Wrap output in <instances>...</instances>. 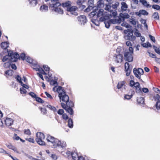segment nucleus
Masks as SVG:
<instances>
[{
  "mask_svg": "<svg viewBox=\"0 0 160 160\" xmlns=\"http://www.w3.org/2000/svg\"><path fill=\"white\" fill-rule=\"evenodd\" d=\"M119 17L122 18L123 21H124L125 19L129 18L130 17V16L129 14L126 13H124L123 14L120 13L119 14Z\"/></svg>",
  "mask_w": 160,
  "mask_h": 160,
  "instance_id": "f8f14e48",
  "label": "nucleus"
},
{
  "mask_svg": "<svg viewBox=\"0 0 160 160\" xmlns=\"http://www.w3.org/2000/svg\"><path fill=\"white\" fill-rule=\"evenodd\" d=\"M12 62H11V61L9 60V61L8 62L4 63L3 64L4 67L6 68H9L10 67L11 63H12Z\"/></svg>",
  "mask_w": 160,
  "mask_h": 160,
  "instance_id": "cd10ccee",
  "label": "nucleus"
},
{
  "mask_svg": "<svg viewBox=\"0 0 160 160\" xmlns=\"http://www.w3.org/2000/svg\"><path fill=\"white\" fill-rule=\"evenodd\" d=\"M57 83L58 82L57 81L54 80H51V81L50 82V84L53 85H54Z\"/></svg>",
  "mask_w": 160,
  "mask_h": 160,
  "instance_id": "0e129e2a",
  "label": "nucleus"
},
{
  "mask_svg": "<svg viewBox=\"0 0 160 160\" xmlns=\"http://www.w3.org/2000/svg\"><path fill=\"white\" fill-rule=\"evenodd\" d=\"M40 10L42 12H46L48 10V7L45 4H43L40 7Z\"/></svg>",
  "mask_w": 160,
  "mask_h": 160,
  "instance_id": "a211bd4d",
  "label": "nucleus"
},
{
  "mask_svg": "<svg viewBox=\"0 0 160 160\" xmlns=\"http://www.w3.org/2000/svg\"><path fill=\"white\" fill-rule=\"evenodd\" d=\"M135 88L136 92L139 93L140 94H141V93H142V91L140 87L139 88Z\"/></svg>",
  "mask_w": 160,
  "mask_h": 160,
  "instance_id": "a18cd8bd",
  "label": "nucleus"
},
{
  "mask_svg": "<svg viewBox=\"0 0 160 160\" xmlns=\"http://www.w3.org/2000/svg\"><path fill=\"white\" fill-rule=\"evenodd\" d=\"M135 31L134 32V34L135 35L138 37H139L141 36V34L138 32V30L137 29L135 28Z\"/></svg>",
  "mask_w": 160,
  "mask_h": 160,
  "instance_id": "58836bf2",
  "label": "nucleus"
},
{
  "mask_svg": "<svg viewBox=\"0 0 160 160\" xmlns=\"http://www.w3.org/2000/svg\"><path fill=\"white\" fill-rule=\"evenodd\" d=\"M111 7V6L110 4H106V7L105 8V9L106 10L112 12V10H110V8Z\"/></svg>",
  "mask_w": 160,
  "mask_h": 160,
  "instance_id": "2f4dec72",
  "label": "nucleus"
},
{
  "mask_svg": "<svg viewBox=\"0 0 160 160\" xmlns=\"http://www.w3.org/2000/svg\"><path fill=\"white\" fill-rule=\"evenodd\" d=\"M68 126L70 128H72L73 127V122L71 118H69L68 120Z\"/></svg>",
  "mask_w": 160,
  "mask_h": 160,
  "instance_id": "a878e982",
  "label": "nucleus"
},
{
  "mask_svg": "<svg viewBox=\"0 0 160 160\" xmlns=\"http://www.w3.org/2000/svg\"><path fill=\"white\" fill-rule=\"evenodd\" d=\"M43 68L46 71H49L50 69V68L47 65H43Z\"/></svg>",
  "mask_w": 160,
  "mask_h": 160,
  "instance_id": "4d7b16f0",
  "label": "nucleus"
},
{
  "mask_svg": "<svg viewBox=\"0 0 160 160\" xmlns=\"http://www.w3.org/2000/svg\"><path fill=\"white\" fill-rule=\"evenodd\" d=\"M155 106L157 109L158 110L160 109V101H157L156 103Z\"/></svg>",
  "mask_w": 160,
  "mask_h": 160,
  "instance_id": "5fc2aeb1",
  "label": "nucleus"
},
{
  "mask_svg": "<svg viewBox=\"0 0 160 160\" xmlns=\"http://www.w3.org/2000/svg\"><path fill=\"white\" fill-rule=\"evenodd\" d=\"M12 58L13 59L11 60V62H16L18 59H20V56L17 52L13 53Z\"/></svg>",
  "mask_w": 160,
  "mask_h": 160,
  "instance_id": "9b49d317",
  "label": "nucleus"
},
{
  "mask_svg": "<svg viewBox=\"0 0 160 160\" xmlns=\"http://www.w3.org/2000/svg\"><path fill=\"white\" fill-rule=\"evenodd\" d=\"M122 5L121 9L122 11H125L126 9L128 8V6L126 2H123L121 3Z\"/></svg>",
  "mask_w": 160,
  "mask_h": 160,
  "instance_id": "b1692460",
  "label": "nucleus"
},
{
  "mask_svg": "<svg viewBox=\"0 0 160 160\" xmlns=\"http://www.w3.org/2000/svg\"><path fill=\"white\" fill-rule=\"evenodd\" d=\"M47 107L49 108L50 110L55 112L57 111V109L55 107L52 106L50 105H48L46 106Z\"/></svg>",
  "mask_w": 160,
  "mask_h": 160,
  "instance_id": "c756f323",
  "label": "nucleus"
},
{
  "mask_svg": "<svg viewBox=\"0 0 160 160\" xmlns=\"http://www.w3.org/2000/svg\"><path fill=\"white\" fill-rule=\"evenodd\" d=\"M52 12L54 11L59 14H62L63 13V10L59 7L52 8H51Z\"/></svg>",
  "mask_w": 160,
  "mask_h": 160,
  "instance_id": "1a4fd4ad",
  "label": "nucleus"
},
{
  "mask_svg": "<svg viewBox=\"0 0 160 160\" xmlns=\"http://www.w3.org/2000/svg\"><path fill=\"white\" fill-rule=\"evenodd\" d=\"M62 117L63 119L66 120L69 119L66 113H64L62 115Z\"/></svg>",
  "mask_w": 160,
  "mask_h": 160,
  "instance_id": "e2e57ef3",
  "label": "nucleus"
},
{
  "mask_svg": "<svg viewBox=\"0 0 160 160\" xmlns=\"http://www.w3.org/2000/svg\"><path fill=\"white\" fill-rule=\"evenodd\" d=\"M49 156L53 160H56L58 158L57 156L55 154H51L49 155Z\"/></svg>",
  "mask_w": 160,
  "mask_h": 160,
  "instance_id": "c03bdc74",
  "label": "nucleus"
},
{
  "mask_svg": "<svg viewBox=\"0 0 160 160\" xmlns=\"http://www.w3.org/2000/svg\"><path fill=\"white\" fill-rule=\"evenodd\" d=\"M66 111L71 115H72L73 114V110L72 108L70 107L68 108Z\"/></svg>",
  "mask_w": 160,
  "mask_h": 160,
  "instance_id": "7c9ffc66",
  "label": "nucleus"
},
{
  "mask_svg": "<svg viewBox=\"0 0 160 160\" xmlns=\"http://www.w3.org/2000/svg\"><path fill=\"white\" fill-rule=\"evenodd\" d=\"M152 8L157 10H159L160 9V7L159 5L156 4H154L152 6Z\"/></svg>",
  "mask_w": 160,
  "mask_h": 160,
  "instance_id": "37998d69",
  "label": "nucleus"
},
{
  "mask_svg": "<svg viewBox=\"0 0 160 160\" xmlns=\"http://www.w3.org/2000/svg\"><path fill=\"white\" fill-rule=\"evenodd\" d=\"M139 2L142 3L143 5L147 8H150L152 7V5L148 3L146 0H139Z\"/></svg>",
  "mask_w": 160,
  "mask_h": 160,
  "instance_id": "4468645a",
  "label": "nucleus"
},
{
  "mask_svg": "<svg viewBox=\"0 0 160 160\" xmlns=\"http://www.w3.org/2000/svg\"><path fill=\"white\" fill-rule=\"evenodd\" d=\"M119 5V3L118 2H116L115 3V4H112V7L113 8L115 9H117V7Z\"/></svg>",
  "mask_w": 160,
  "mask_h": 160,
  "instance_id": "3c124183",
  "label": "nucleus"
},
{
  "mask_svg": "<svg viewBox=\"0 0 160 160\" xmlns=\"http://www.w3.org/2000/svg\"><path fill=\"white\" fill-rule=\"evenodd\" d=\"M14 72L13 70L10 69L6 71L5 72V74L8 76H12L13 75Z\"/></svg>",
  "mask_w": 160,
  "mask_h": 160,
  "instance_id": "5701e85b",
  "label": "nucleus"
},
{
  "mask_svg": "<svg viewBox=\"0 0 160 160\" xmlns=\"http://www.w3.org/2000/svg\"><path fill=\"white\" fill-rule=\"evenodd\" d=\"M103 12V9H100L98 12L97 14L98 17H99L101 15H102Z\"/></svg>",
  "mask_w": 160,
  "mask_h": 160,
  "instance_id": "de8ad7c7",
  "label": "nucleus"
},
{
  "mask_svg": "<svg viewBox=\"0 0 160 160\" xmlns=\"http://www.w3.org/2000/svg\"><path fill=\"white\" fill-rule=\"evenodd\" d=\"M137 101L139 104H143L144 103V98L142 97H141L139 98H137Z\"/></svg>",
  "mask_w": 160,
  "mask_h": 160,
  "instance_id": "4be33fe9",
  "label": "nucleus"
},
{
  "mask_svg": "<svg viewBox=\"0 0 160 160\" xmlns=\"http://www.w3.org/2000/svg\"><path fill=\"white\" fill-rule=\"evenodd\" d=\"M104 23L105 24V26L107 28H109L110 26V22L109 21V20H108L107 21H105Z\"/></svg>",
  "mask_w": 160,
  "mask_h": 160,
  "instance_id": "4c0bfd02",
  "label": "nucleus"
},
{
  "mask_svg": "<svg viewBox=\"0 0 160 160\" xmlns=\"http://www.w3.org/2000/svg\"><path fill=\"white\" fill-rule=\"evenodd\" d=\"M94 0H88V4L92 8V7L94 6Z\"/></svg>",
  "mask_w": 160,
  "mask_h": 160,
  "instance_id": "e433bc0d",
  "label": "nucleus"
},
{
  "mask_svg": "<svg viewBox=\"0 0 160 160\" xmlns=\"http://www.w3.org/2000/svg\"><path fill=\"white\" fill-rule=\"evenodd\" d=\"M77 18L81 24L85 25L87 22V17L85 15H80Z\"/></svg>",
  "mask_w": 160,
  "mask_h": 160,
  "instance_id": "0eeeda50",
  "label": "nucleus"
},
{
  "mask_svg": "<svg viewBox=\"0 0 160 160\" xmlns=\"http://www.w3.org/2000/svg\"><path fill=\"white\" fill-rule=\"evenodd\" d=\"M61 5L63 7H67V8L71 7V2L70 1H68L65 3H62L61 4Z\"/></svg>",
  "mask_w": 160,
  "mask_h": 160,
  "instance_id": "aec40b11",
  "label": "nucleus"
},
{
  "mask_svg": "<svg viewBox=\"0 0 160 160\" xmlns=\"http://www.w3.org/2000/svg\"><path fill=\"white\" fill-rule=\"evenodd\" d=\"M133 72L136 78H140V76H141L140 70L139 69L138 70L136 68H134L133 69Z\"/></svg>",
  "mask_w": 160,
  "mask_h": 160,
  "instance_id": "ddd939ff",
  "label": "nucleus"
},
{
  "mask_svg": "<svg viewBox=\"0 0 160 160\" xmlns=\"http://www.w3.org/2000/svg\"><path fill=\"white\" fill-rule=\"evenodd\" d=\"M37 138L35 139L36 142L40 145H45V142L42 140L45 138V135L44 134L41 132H38L36 134Z\"/></svg>",
  "mask_w": 160,
  "mask_h": 160,
  "instance_id": "20e7f679",
  "label": "nucleus"
},
{
  "mask_svg": "<svg viewBox=\"0 0 160 160\" xmlns=\"http://www.w3.org/2000/svg\"><path fill=\"white\" fill-rule=\"evenodd\" d=\"M124 36V38L125 40H128L131 41H134L136 39V37L133 34L127 33Z\"/></svg>",
  "mask_w": 160,
  "mask_h": 160,
  "instance_id": "6e6552de",
  "label": "nucleus"
},
{
  "mask_svg": "<svg viewBox=\"0 0 160 160\" xmlns=\"http://www.w3.org/2000/svg\"><path fill=\"white\" fill-rule=\"evenodd\" d=\"M9 43L7 42H2L1 44V48L3 49L6 50L8 47Z\"/></svg>",
  "mask_w": 160,
  "mask_h": 160,
  "instance_id": "2eb2a0df",
  "label": "nucleus"
},
{
  "mask_svg": "<svg viewBox=\"0 0 160 160\" xmlns=\"http://www.w3.org/2000/svg\"><path fill=\"white\" fill-rule=\"evenodd\" d=\"M140 11H141V15H148V13L145 10H140Z\"/></svg>",
  "mask_w": 160,
  "mask_h": 160,
  "instance_id": "49530a36",
  "label": "nucleus"
},
{
  "mask_svg": "<svg viewBox=\"0 0 160 160\" xmlns=\"http://www.w3.org/2000/svg\"><path fill=\"white\" fill-rule=\"evenodd\" d=\"M109 21L110 22V23H112V24H116L118 23V22L117 21H118L117 20V19H109Z\"/></svg>",
  "mask_w": 160,
  "mask_h": 160,
  "instance_id": "09e8293b",
  "label": "nucleus"
},
{
  "mask_svg": "<svg viewBox=\"0 0 160 160\" xmlns=\"http://www.w3.org/2000/svg\"><path fill=\"white\" fill-rule=\"evenodd\" d=\"M86 0H78L77 2V3L78 5H81Z\"/></svg>",
  "mask_w": 160,
  "mask_h": 160,
  "instance_id": "052dcab7",
  "label": "nucleus"
},
{
  "mask_svg": "<svg viewBox=\"0 0 160 160\" xmlns=\"http://www.w3.org/2000/svg\"><path fill=\"white\" fill-rule=\"evenodd\" d=\"M40 109L42 112H43V114H46L47 113V110L45 108H40Z\"/></svg>",
  "mask_w": 160,
  "mask_h": 160,
  "instance_id": "69168bd1",
  "label": "nucleus"
},
{
  "mask_svg": "<svg viewBox=\"0 0 160 160\" xmlns=\"http://www.w3.org/2000/svg\"><path fill=\"white\" fill-rule=\"evenodd\" d=\"M30 3L33 6H35L37 3V0H29Z\"/></svg>",
  "mask_w": 160,
  "mask_h": 160,
  "instance_id": "473e14b6",
  "label": "nucleus"
},
{
  "mask_svg": "<svg viewBox=\"0 0 160 160\" xmlns=\"http://www.w3.org/2000/svg\"><path fill=\"white\" fill-rule=\"evenodd\" d=\"M5 123L6 125L8 126H9L13 124V120L12 119L10 118H7L4 120Z\"/></svg>",
  "mask_w": 160,
  "mask_h": 160,
  "instance_id": "9d476101",
  "label": "nucleus"
},
{
  "mask_svg": "<svg viewBox=\"0 0 160 160\" xmlns=\"http://www.w3.org/2000/svg\"><path fill=\"white\" fill-rule=\"evenodd\" d=\"M152 47L153 49L154 50L155 52L158 54L160 55V47H157L154 45H153Z\"/></svg>",
  "mask_w": 160,
  "mask_h": 160,
  "instance_id": "412c9836",
  "label": "nucleus"
},
{
  "mask_svg": "<svg viewBox=\"0 0 160 160\" xmlns=\"http://www.w3.org/2000/svg\"><path fill=\"white\" fill-rule=\"evenodd\" d=\"M133 49L132 47H130L128 50H125L124 53V60L128 62H126L125 63V70L126 72V75L129 76L131 73L132 68L130 69V65L128 62H131L133 61Z\"/></svg>",
  "mask_w": 160,
  "mask_h": 160,
  "instance_id": "f257e3e1",
  "label": "nucleus"
},
{
  "mask_svg": "<svg viewBox=\"0 0 160 160\" xmlns=\"http://www.w3.org/2000/svg\"><path fill=\"white\" fill-rule=\"evenodd\" d=\"M28 94L30 95L32 98H35L37 97L36 94L34 92H31L28 93Z\"/></svg>",
  "mask_w": 160,
  "mask_h": 160,
  "instance_id": "8fccbe9b",
  "label": "nucleus"
},
{
  "mask_svg": "<svg viewBox=\"0 0 160 160\" xmlns=\"http://www.w3.org/2000/svg\"><path fill=\"white\" fill-rule=\"evenodd\" d=\"M61 5V4L58 2H56L55 3H52L50 4L49 8H57L59 7V6Z\"/></svg>",
  "mask_w": 160,
  "mask_h": 160,
  "instance_id": "dca6fc26",
  "label": "nucleus"
},
{
  "mask_svg": "<svg viewBox=\"0 0 160 160\" xmlns=\"http://www.w3.org/2000/svg\"><path fill=\"white\" fill-rule=\"evenodd\" d=\"M64 111L62 109H59L58 111V113L60 115H62L64 113Z\"/></svg>",
  "mask_w": 160,
  "mask_h": 160,
  "instance_id": "338daca9",
  "label": "nucleus"
},
{
  "mask_svg": "<svg viewBox=\"0 0 160 160\" xmlns=\"http://www.w3.org/2000/svg\"><path fill=\"white\" fill-rule=\"evenodd\" d=\"M71 155L72 156V158L74 160H76L78 158H78L82 156H79L77 153L75 152H71Z\"/></svg>",
  "mask_w": 160,
  "mask_h": 160,
  "instance_id": "f3484780",
  "label": "nucleus"
},
{
  "mask_svg": "<svg viewBox=\"0 0 160 160\" xmlns=\"http://www.w3.org/2000/svg\"><path fill=\"white\" fill-rule=\"evenodd\" d=\"M26 60V61L28 62L31 64L34 67H36L37 65V63H33V60L31 58L29 57H27V58Z\"/></svg>",
  "mask_w": 160,
  "mask_h": 160,
  "instance_id": "6ab92c4d",
  "label": "nucleus"
},
{
  "mask_svg": "<svg viewBox=\"0 0 160 160\" xmlns=\"http://www.w3.org/2000/svg\"><path fill=\"white\" fill-rule=\"evenodd\" d=\"M104 2L103 0H99L97 2V5L99 8H101L102 5H103Z\"/></svg>",
  "mask_w": 160,
  "mask_h": 160,
  "instance_id": "c9c22d12",
  "label": "nucleus"
},
{
  "mask_svg": "<svg viewBox=\"0 0 160 160\" xmlns=\"http://www.w3.org/2000/svg\"><path fill=\"white\" fill-rule=\"evenodd\" d=\"M61 106L65 110L67 109L68 108V107L67 105V104H65L64 103L62 102L61 103Z\"/></svg>",
  "mask_w": 160,
  "mask_h": 160,
  "instance_id": "680f3d73",
  "label": "nucleus"
},
{
  "mask_svg": "<svg viewBox=\"0 0 160 160\" xmlns=\"http://www.w3.org/2000/svg\"><path fill=\"white\" fill-rule=\"evenodd\" d=\"M78 9V8L75 6H73L71 7H68L67 8V11L68 12L66 13L67 15L71 16V15L77 16L78 13L76 12Z\"/></svg>",
  "mask_w": 160,
  "mask_h": 160,
  "instance_id": "39448f33",
  "label": "nucleus"
},
{
  "mask_svg": "<svg viewBox=\"0 0 160 160\" xmlns=\"http://www.w3.org/2000/svg\"><path fill=\"white\" fill-rule=\"evenodd\" d=\"M152 16L154 18H156L157 19H159L158 13V12H154Z\"/></svg>",
  "mask_w": 160,
  "mask_h": 160,
  "instance_id": "79ce46f5",
  "label": "nucleus"
},
{
  "mask_svg": "<svg viewBox=\"0 0 160 160\" xmlns=\"http://www.w3.org/2000/svg\"><path fill=\"white\" fill-rule=\"evenodd\" d=\"M35 99L36 101L41 103H43L44 102V101L40 97H37Z\"/></svg>",
  "mask_w": 160,
  "mask_h": 160,
  "instance_id": "f704fd0d",
  "label": "nucleus"
},
{
  "mask_svg": "<svg viewBox=\"0 0 160 160\" xmlns=\"http://www.w3.org/2000/svg\"><path fill=\"white\" fill-rule=\"evenodd\" d=\"M47 140L48 142H51L53 144L54 148H58L63 149L66 147V142L63 141L61 142L58 139L49 135H48Z\"/></svg>",
  "mask_w": 160,
  "mask_h": 160,
  "instance_id": "7ed1b4c3",
  "label": "nucleus"
},
{
  "mask_svg": "<svg viewBox=\"0 0 160 160\" xmlns=\"http://www.w3.org/2000/svg\"><path fill=\"white\" fill-rule=\"evenodd\" d=\"M20 91L22 94H26L27 92V91L23 88H21L20 89Z\"/></svg>",
  "mask_w": 160,
  "mask_h": 160,
  "instance_id": "bf43d9fd",
  "label": "nucleus"
},
{
  "mask_svg": "<svg viewBox=\"0 0 160 160\" xmlns=\"http://www.w3.org/2000/svg\"><path fill=\"white\" fill-rule=\"evenodd\" d=\"M153 98L155 101L157 100V101H160V96L159 94H157L156 95L153 96Z\"/></svg>",
  "mask_w": 160,
  "mask_h": 160,
  "instance_id": "ea45409f",
  "label": "nucleus"
},
{
  "mask_svg": "<svg viewBox=\"0 0 160 160\" xmlns=\"http://www.w3.org/2000/svg\"><path fill=\"white\" fill-rule=\"evenodd\" d=\"M125 82H120L118 83L117 85V88L118 89L121 88L124 84Z\"/></svg>",
  "mask_w": 160,
  "mask_h": 160,
  "instance_id": "72a5a7b5",
  "label": "nucleus"
},
{
  "mask_svg": "<svg viewBox=\"0 0 160 160\" xmlns=\"http://www.w3.org/2000/svg\"><path fill=\"white\" fill-rule=\"evenodd\" d=\"M135 82H134V81L133 80H131L130 81V86L131 87H133V86L134 87L135 85Z\"/></svg>",
  "mask_w": 160,
  "mask_h": 160,
  "instance_id": "864d4df0",
  "label": "nucleus"
},
{
  "mask_svg": "<svg viewBox=\"0 0 160 160\" xmlns=\"http://www.w3.org/2000/svg\"><path fill=\"white\" fill-rule=\"evenodd\" d=\"M149 37L150 38V40L153 42H155L156 40L155 37L154 36H152L151 35L149 34Z\"/></svg>",
  "mask_w": 160,
  "mask_h": 160,
  "instance_id": "13d9d810",
  "label": "nucleus"
},
{
  "mask_svg": "<svg viewBox=\"0 0 160 160\" xmlns=\"http://www.w3.org/2000/svg\"><path fill=\"white\" fill-rule=\"evenodd\" d=\"M56 91L58 93V97L60 100L65 102L67 104L68 108L70 107L72 108L74 107V105L73 102L71 100L69 101V97L67 94L66 92L64 89L63 87L61 86H58Z\"/></svg>",
  "mask_w": 160,
  "mask_h": 160,
  "instance_id": "f03ea898",
  "label": "nucleus"
},
{
  "mask_svg": "<svg viewBox=\"0 0 160 160\" xmlns=\"http://www.w3.org/2000/svg\"><path fill=\"white\" fill-rule=\"evenodd\" d=\"M142 47L145 48H148V47H152V45L149 42H147L146 43H143L142 44Z\"/></svg>",
  "mask_w": 160,
  "mask_h": 160,
  "instance_id": "bb28decb",
  "label": "nucleus"
},
{
  "mask_svg": "<svg viewBox=\"0 0 160 160\" xmlns=\"http://www.w3.org/2000/svg\"><path fill=\"white\" fill-rule=\"evenodd\" d=\"M133 32L134 31L132 28L128 29L127 30H124L123 31V32L125 34L129 33L130 34H133Z\"/></svg>",
  "mask_w": 160,
  "mask_h": 160,
  "instance_id": "393cba45",
  "label": "nucleus"
},
{
  "mask_svg": "<svg viewBox=\"0 0 160 160\" xmlns=\"http://www.w3.org/2000/svg\"><path fill=\"white\" fill-rule=\"evenodd\" d=\"M20 57L23 60H24L25 59V54L24 53H22L21 54Z\"/></svg>",
  "mask_w": 160,
  "mask_h": 160,
  "instance_id": "774afa93",
  "label": "nucleus"
},
{
  "mask_svg": "<svg viewBox=\"0 0 160 160\" xmlns=\"http://www.w3.org/2000/svg\"><path fill=\"white\" fill-rule=\"evenodd\" d=\"M147 53H148L149 54V55L150 57L154 58H156V56L155 54H154L152 53H151L148 50L147 51Z\"/></svg>",
  "mask_w": 160,
  "mask_h": 160,
  "instance_id": "a19ab883",
  "label": "nucleus"
},
{
  "mask_svg": "<svg viewBox=\"0 0 160 160\" xmlns=\"http://www.w3.org/2000/svg\"><path fill=\"white\" fill-rule=\"evenodd\" d=\"M133 95L132 94L131 95H128L127 94L125 95H124V98L127 100L130 99L132 97Z\"/></svg>",
  "mask_w": 160,
  "mask_h": 160,
  "instance_id": "603ef678",
  "label": "nucleus"
},
{
  "mask_svg": "<svg viewBox=\"0 0 160 160\" xmlns=\"http://www.w3.org/2000/svg\"><path fill=\"white\" fill-rule=\"evenodd\" d=\"M114 61L117 63H121L122 61L123 56L120 53L115 54L114 56Z\"/></svg>",
  "mask_w": 160,
  "mask_h": 160,
  "instance_id": "423d86ee",
  "label": "nucleus"
},
{
  "mask_svg": "<svg viewBox=\"0 0 160 160\" xmlns=\"http://www.w3.org/2000/svg\"><path fill=\"white\" fill-rule=\"evenodd\" d=\"M24 133L28 135H30L31 134V132L29 129H25Z\"/></svg>",
  "mask_w": 160,
  "mask_h": 160,
  "instance_id": "6e6d98bb",
  "label": "nucleus"
},
{
  "mask_svg": "<svg viewBox=\"0 0 160 160\" xmlns=\"http://www.w3.org/2000/svg\"><path fill=\"white\" fill-rule=\"evenodd\" d=\"M7 50L8 52V54L7 55L8 56V57H10V59L9 60L11 61V60H12L13 59L12 57L14 53L11 50L8 51V49Z\"/></svg>",
  "mask_w": 160,
  "mask_h": 160,
  "instance_id": "c85d7f7f",
  "label": "nucleus"
}]
</instances>
